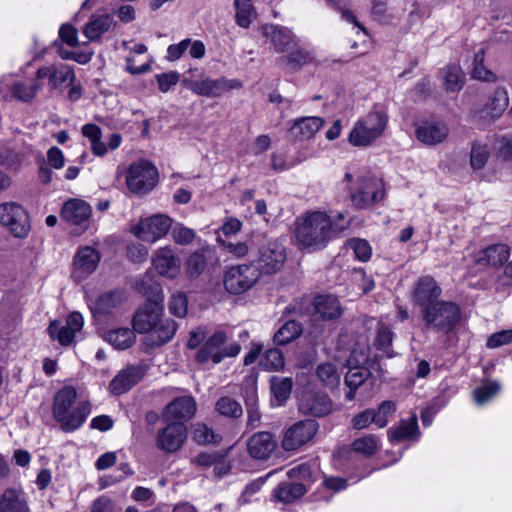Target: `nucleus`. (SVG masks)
<instances>
[{
	"instance_id": "4d7b16f0",
	"label": "nucleus",
	"mask_w": 512,
	"mask_h": 512,
	"mask_svg": "<svg viewBox=\"0 0 512 512\" xmlns=\"http://www.w3.org/2000/svg\"><path fill=\"white\" fill-rule=\"evenodd\" d=\"M500 390L497 382H487L474 391V399L479 405H483L489 401Z\"/></svg>"
},
{
	"instance_id": "72a5a7b5",
	"label": "nucleus",
	"mask_w": 512,
	"mask_h": 512,
	"mask_svg": "<svg viewBox=\"0 0 512 512\" xmlns=\"http://www.w3.org/2000/svg\"><path fill=\"white\" fill-rule=\"evenodd\" d=\"M443 85L448 92L460 91L465 84V74L457 65H449L441 70Z\"/></svg>"
},
{
	"instance_id": "f3484780",
	"label": "nucleus",
	"mask_w": 512,
	"mask_h": 512,
	"mask_svg": "<svg viewBox=\"0 0 512 512\" xmlns=\"http://www.w3.org/2000/svg\"><path fill=\"white\" fill-rule=\"evenodd\" d=\"M187 436L186 426L181 422H171L157 434V447L165 452H175L181 448Z\"/></svg>"
},
{
	"instance_id": "e2e57ef3",
	"label": "nucleus",
	"mask_w": 512,
	"mask_h": 512,
	"mask_svg": "<svg viewBox=\"0 0 512 512\" xmlns=\"http://www.w3.org/2000/svg\"><path fill=\"white\" fill-rule=\"evenodd\" d=\"M393 339L392 331L386 326H380L377 330L375 345L380 350H387Z\"/></svg>"
},
{
	"instance_id": "ddd939ff",
	"label": "nucleus",
	"mask_w": 512,
	"mask_h": 512,
	"mask_svg": "<svg viewBox=\"0 0 512 512\" xmlns=\"http://www.w3.org/2000/svg\"><path fill=\"white\" fill-rule=\"evenodd\" d=\"M442 289L431 276H422L414 284L412 302L420 309V314L435 303L440 302Z\"/></svg>"
},
{
	"instance_id": "49530a36",
	"label": "nucleus",
	"mask_w": 512,
	"mask_h": 512,
	"mask_svg": "<svg viewBox=\"0 0 512 512\" xmlns=\"http://www.w3.org/2000/svg\"><path fill=\"white\" fill-rule=\"evenodd\" d=\"M49 336L57 340L61 345H70L75 337L76 332L69 328V326L62 325L60 321L54 320L48 327Z\"/></svg>"
},
{
	"instance_id": "393cba45",
	"label": "nucleus",
	"mask_w": 512,
	"mask_h": 512,
	"mask_svg": "<svg viewBox=\"0 0 512 512\" xmlns=\"http://www.w3.org/2000/svg\"><path fill=\"white\" fill-rule=\"evenodd\" d=\"M449 134L448 126L443 122H426L416 131V138L425 145H437L443 142Z\"/></svg>"
},
{
	"instance_id": "20e7f679",
	"label": "nucleus",
	"mask_w": 512,
	"mask_h": 512,
	"mask_svg": "<svg viewBox=\"0 0 512 512\" xmlns=\"http://www.w3.org/2000/svg\"><path fill=\"white\" fill-rule=\"evenodd\" d=\"M388 117L383 111H372L359 119L349 134V143L355 147H367L384 133Z\"/></svg>"
},
{
	"instance_id": "338daca9",
	"label": "nucleus",
	"mask_w": 512,
	"mask_h": 512,
	"mask_svg": "<svg viewBox=\"0 0 512 512\" xmlns=\"http://www.w3.org/2000/svg\"><path fill=\"white\" fill-rule=\"evenodd\" d=\"M23 162V155L16 152L6 151L0 154V163L10 169H17Z\"/></svg>"
},
{
	"instance_id": "7c9ffc66",
	"label": "nucleus",
	"mask_w": 512,
	"mask_h": 512,
	"mask_svg": "<svg viewBox=\"0 0 512 512\" xmlns=\"http://www.w3.org/2000/svg\"><path fill=\"white\" fill-rule=\"evenodd\" d=\"M417 416L413 414L408 420H401L395 427L389 429L391 441L400 442L407 439H416L419 435Z\"/></svg>"
},
{
	"instance_id": "0eeeda50",
	"label": "nucleus",
	"mask_w": 512,
	"mask_h": 512,
	"mask_svg": "<svg viewBox=\"0 0 512 512\" xmlns=\"http://www.w3.org/2000/svg\"><path fill=\"white\" fill-rule=\"evenodd\" d=\"M158 171L146 160H141L129 166L126 184L133 193L146 194L157 184Z\"/></svg>"
},
{
	"instance_id": "864d4df0",
	"label": "nucleus",
	"mask_w": 512,
	"mask_h": 512,
	"mask_svg": "<svg viewBox=\"0 0 512 512\" xmlns=\"http://www.w3.org/2000/svg\"><path fill=\"white\" fill-rule=\"evenodd\" d=\"M234 4L236 8V23L243 28L249 27L253 13L251 0H235Z\"/></svg>"
},
{
	"instance_id": "0e129e2a",
	"label": "nucleus",
	"mask_w": 512,
	"mask_h": 512,
	"mask_svg": "<svg viewBox=\"0 0 512 512\" xmlns=\"http://www.w3.org/2000/svg\"><path fill=\"white\" fill-rule=\"evenodd\" d=\"M373 419L372 409H366L352 418V426L358 430L365 429L371 423H374Z\"/></svg>"
},
{
	"instance_id": "680f3d73",
	"label": "nucleus",
	"mask_w": 512,
	"mask_h": 512,
	"mask_svg": "<svg viewBox=\"0 0 512 512\" xmlns=\"http://www.w3.org/2000/svg\"><path fill=\"white\" fill-rule=\"evenodd\" d=\"M156 80L161 92L166 93L179 81V74L175 71L156 75Z\"/></svg>"
},
{
	"instance_id": "4c0bfd02",
	"label": "nucleus",
	"mask_w": 512,
	"mask_h": 512,
	"mask_svg": "<svg viewBox=\"0 0 512 512\" xmlns=\"http://www.w3.org/2000/svg\"><path fill=\"white\" fill-rule=\"evenodd\" d=\"M0 512H29L24 499L15 489H6L0 499Z\"/></svg>"
},
{
	"instance_id": "5fc2aeb1",
	"label": "nucleus",
	"mask_w": 512,
	"mask_h": 512,
	"mask_svg": "<svg viewBox=\"0 0 512 512\" xmlns=\"http://www.w3.org/2000/svg\"><path fill=\"white\" fill-rule=\"evenodd\" d=\"M396 410V405L393 401H383L377 408L372 409V415L374 417V424L379 428H384L388 423V416L392 415Z\"/></svg>"
},
{
	"instance_id": "4be33fe9",
	"label": "nucleus",
	"mask_w": 512,
	"mask_h": 512,
	"mask_svg": "<svg viewBox=\"0 0 512 512\" xmlns=\"http://www.w3.org/2000/svg\"><path fill=\"white\" fill-rule=\"evenodd\" d=\"M315 313L323 321H334L339 319L344 309L339 299L331 294L318 295L313 300Z\"/></svg>"
},
{
	"instance_id": "5701e85b",
	"label": "nucleus",
	"mask_w": 512,
	"mask_h": 512,
	"mask_svg": "<svg viewBox=\"0 0 512 512\" xmlns=\"http://www.w3.org/2000/svg\"><path fill=\"white\" fill-rule=\"evenodd\" d=\"M263 35L268 38L278 53H285V51L294 47L297 42L293 33L286 27L275 25H264L262 27Z\"/></svg>"
},
{
	"instance_id": "ea45409f",
	"label": "nucleus",
	"mask_w": 512,
	"mask_h": 512,
	"mask_svg": "<svg viewBox=\"0 0 512 512\" xmlns=\"http://www.w3.org/2000/svg\"><path fill=\"white\" fill-rule=\"evenodd\" d=\"M108 342L119 350L131 347L135 340V332L129 328H119L108 332Z\"/></svg>"
},
{
	"instance_id": "c85d7f7f",
	"label": "nucleus",
	"mask_w": 512,
	"mask_h": 512,
	"mask_svg": "<svg viewBox=\"0 0 512 512\" xmlns=\"http://www.w3.org/2000/svg\"><path fill=\"white\" fill-rule=\"evenodd\" d=\"M311 61V54L301 48L297 41L294 47L290 48V51H285V53H283V55L279 57L276 62L280 66H285L288 69L295 71Z\"/></svg>"
},
{
	"instance_id": "c756f323",
	"label": "nucleus",
	"mask_w": 512,
	"mask_h": 512,
	"mask_svg": "<svg viewBox=\"0 0 512 512\" xmlns=\"http://www.w3.org/2000/svg\"><path fill=\"white\" fill-rule=\"evenodd\" d=\"M157 272L167 278H175L180 271V261L169 250H161L153 260Z\"/></svg>"
},
{
	"instance_id": "603ef678",
	"label": "nucleus",
	"mask_w": 512,
	"mask_h": 512,
	"mask_svg": "<svg viewBox=\"0 0 512 512\" xmlns=\"http://www.w3.org/2000/svg\"><path fill=\"white\" fill-rule=\"evenodd\" d=\"M489 158V150L486 144L474 142L470 152V165L474 170L482 169Z\"/></svg>"
},
{
	"instance_id": "774afa93",
	"label": "nucleus",
	"mask_w": 512,
	"mask_h": 512,
	"mask_svg": "<svg viewBox=\"0 0 512 512\" xmlns=\"http://www.w3.org/2000/svg\"><path fill=\"white\" fill-rule=\"evenodd\" d=\"M91 512H116L113 501L105 496L97 498L92 504Z\"/></svg>"
},
{
	"instance_id": "79ce46f5",
	"label": "nucleus",
	"mask_w": 512,
	"mask_h": 512,
	"mask_svg": "<svg viewBox=\"0 0 512 512\" xmlns=\"http://www.w3.org/2000/svg\"><path fill=\"white\" fill-rule=\"evenodd\" d=\"M368 374V370L361 367L351 368L346 373L344 380L345 384L349 388V391L345 395L347 400L352 401L355 398V391L365 382Z\"/></svg>"
},
{
	"instance_id": "a18cd8bd",
	"label": "nucleus",
	"mask_w": 512,
	"mask_h": 512,
	"mask_svg": "<svg viewBox=\"0 0 512 512\" xmlns=\"http://www.w3.org/2000/svg\"><path fill=\"white\" fill-rule=\"evenodd\" d=\"M483 63H484V50L480 49L474 55L473 68L471 71L472 78L481 80L484 82H488V83L495 82L497 80L496 75L492 71L486 69V67L484 66Z\"/></svg>"
},
{
	"instance_id": "bb28decb",
	"label": "nucleus",
	"mask_w": 512,
	"mask_h": 512,
	"mask_svg": "<svg viewBox=\"0 0 512 512\" xmlns=\"http://www.w3.org/2000/svg\"><path fill=\"white\" fill-rule=\"evenodd\" d=\"M143 376L144 372L141 367H128L111 381L110 389L116 395L122 394L136 385Z\"/></svg>"
},
{
	"instance_id": "de8ad7c7",
	"label": "nucleus",
	"mask_w": 512,
	"mask_h": 512,
	"mask_svg": "<svg viewBox=\"0 0 512 512\" xmlns=\"http://www.w3.org/2000/svg\"><path fill=\"white\" fill-rule=\"evenodd\" d=\"M123 300L119 292H109L98 297L95 303V311L99 314H108L116 308Z\"/></svg>"
},
{
	"instance_id": "f03ea898",
	"label": "nucleus",
	"mask_w": 512,
	"mask_h": 512,
	"mask_svg": "<svg viewBox=\"0 0 512 512\" xmlns=\"http://www.w3.org/2000/svg\"><path fill=\"white\" fill-rule=\"evenodd\" d=\"M76 397V390L66 386L59 390L54 398L53 414L65 432L78 429L90 414V405L86 401L79 402L73 410H70Z\"/></svg>"
},
{
	"instance_id": "e433bc0d",
	"label": "nucleus",
	"mask_w": 512,
	"mask_h": 512,
	"mask_svg": "<svg viewBox=\"0 0 512 512\" xmlns=\"http://www.w3.org/2000/svg\"><path fill=\"white\" fill-rule=\"evenodd\" d=\"M302 332V325L299 322L289 320L276 331L273 341L276 345H286L299 338Z\"/></svg>"
},
{
	"instance_id": "58836bf2",
	"label": "nucleus",
	"mask_w": 512,
	"mask_h": 512,
	"mask_svg": "<svg viewBox=\"0 0 512 512\" xmlns=\"http://www.w3.org/2000/svg\"><path fill=\"white\" fill-rule=\"evenodd\" d=\"M306 493V487L302 483L283 482L275 490L276 498L284 503H291Z\"/></svg>"
},
{
	"instance_id": "1a4fd4ad",
	"label": "nucleus",
	"mask_w": 512,
	"mask_h": 512,
	"mask_svg": "<svg viewBox=\"0 0 512 512\" xmlns=\"http://www.w3.org/2000/svg\"><path fill=\"white\" fill-rule=\"evenodd\" d=\"M350 196L357 208H368L384 198V184L374 176H361Z\"/></svg>"
},
{
	"instance_id": "c03bdc74",
	"label": "nucleus",
	"mask_w": 512,
	"mask_h": 512,
	"mask_svg": "<svg viewBox=\"0 0 512 512\" xmlns=\"http://www.w3.org/2000/svg\"><path fill=\"white\" fill-rule=\"evenodd\" d=\"M75 81V73L72 67L66 64L53 65L49 86L56 89L63 83L69 82L73 84Z\"/></svg>"
},
{
	"instance_id": "2f4dec72",
	"label": "nucleus",
	"mask_w": 512,
	"mask_h": 512,
	"mask_svg": "<svg viewBox=\"0 0 512 512\" xmlns=\"http://www.w3.org/2000/svg\"><path fill=\"white\" fill-rule=\"evenodd\" d=\"M112 21V17L108 14L93 15L84 26L83 33L90 41L98 40L109 30Z\"/></svg>"
},
{
	"instance_id": "9d476101",
	"label": "nucleus",
	"mask_w": 512,
	"mask_h": 512,
	"mask_svg": "<svg viewBox=\"0 0 512 512\" xmlns=\"http://www.w3.org/2000/svg\"><path fill=\"white\" fill-rule=\"evenodd\" d=\"M259 277V269L254 263L233 266L225 274L224 286L231 294H241L249 290Z\"/></svg>"
},
{
	"instance_id": "8fccbe9b",
	"label": "nucleus",
	"mask_w": 512,
	"mask_h": 512,
	"mask_svg": "<svg viewBox=\"0 0 512 512\" xmlns=\"http://www.w3.org/2000/svg\"><path fill=\"white\" fill-rule=\"evenodd\" d=\"M41 86L37 83L16 82L12 87V94L23 102H30L34 99Z\"/></svg>"
},
{
	"instance_id": "2eb2a0df",
	"label": "nucleus",
	"mask_w": 512,
	"mask_h": 512,
	"mask_svg": "<svg viewBox=\"0 0 512 512\" xmlns=\"http://www.w3.org/2000/svg\"><path fill=\"white\" fill-rule=\"evenodd\" d=\"M298 407L304 415L324 417L332 411V401L326 394L308 389L301 392Z\"/></svg>"
},
{
	"instance_id": "39448f33",
	"label": "nucleus",
	"mask_w": 512,
	"mask_h": 512,
	"mask_svg": "<svg viewBox=\"0 0 512 512\" xmlns=\"http://www.w3.org/2000/svg\"><path fill=\"white\" fill-rule=\"evenodd\" d=\"M318 430L319 424L313 419L296 421L283 430L281 448L286 452H296L309 444Z\"/></svg>"
},
{
	"instance_id": "6e6552de",
	"label": "nucleus",
	"mask_w": 512,
	"mask_h": 512,
	"mask_svg": "<svg viewBox=\"0 0 512 512\" xmlns=\"http://www.w3.org/2000/svg\"><path fill=\"white\" fill-rule=\"evenodd\" d=\"M0 224L17 238H25L31 229L28 212L13 201L0 204Z\"/></svg>"
},
{
	"instance_id": "c9c22d12",
	"label": "nucleus",
	"mask_w": 512,
	"mask_h": 512,
	"mask_svg": "<svg viewBox=\"0 0 512 512\" xmlns=\"http://www.w3.org/2000/svg\"><path fill=\"white\" fill-rule=\"evenodd\" d=\"M293 380L290 377L272 376L270 389L278 406L283 405L291 395Z\"/></svg>"
},
{
	"instance_id": "3c124183",
	"label": "nucleus",
	"mask_w": 512,
	"mask_h": 512,
	"mask_svg": "<svg viewBox=\"0 0 512 512\" xmlns=\"http://www.w3.org/2000/svg\"><path fill=\"white\" fill-rule=\"evenodd\" d=\"M260 366L268 371H278L284 367V356L278 349H269L260 360Z\"/></svg>"
},
{
	"instance_id": "423d86ee",
	"label": "nucleus",
	"mask_w": 512,
	"mask_h": 512,
	"mask_svg": "<svg viewBox=\"0 0 512 512\" xmlns=\"http://www.w3.org/2000/svg\"><path fill=\"white\" fill-rule=\"evenodd\" d=\"M227 336L222 331H217L211 335L196 354V360L199 363L212 361L214 364L221 362L226 357H235L240 352V345L231 343L225 346Z\"/></svg>"
},
{
	"instance_id": "7ed1b4c3",
	"label": "nucleus",
	"mask_w": 512,
	"mask_h": 512,
	"mask_svg": "<svg viewBox=\"0 0 512 512\" xmlns=\"http://www.w3.org/2000/svg\"><path fill=\"white\" fill-rule=\"evenodd\" d=\"M421 317L426 329L448 334L459 323L461 310L455 302L441 300L425 309Z\"/></svg>"
},
{
	"instance_id": "4468645a",
	"label": "nucleus",
	"mask_w": 512,
	"mask_h": 512,
	"mask_svg": "<svg viewBox=\"0 0 512 512\" xmlns=\"http://www.w3.org/2000/svg\"><path fill=\"white\" fill-rule=\"evenodd\" d=\"M91 213V206L86 201L70 199L62 206L61 218L81 233L89 227Z\"/></svg>"
},
{
	"instance_id": "a878e982",
	"label": "nucleus",
	"mask_w": 512,
	"mask_h": 512,
	"mask_svg": "<svg viewBox=\"0 0 512 512\" xmlns=\"http://www.w3.org/2000/svg\"><path fill=\"white\" fill-rule=\"evenodd\" d=\"M178 325L175 320L159 319V322L148 333L145 342L149 346L159 347L169 342L175 335Z\"/></svg>"
},
{
	"instance_id": "6ab92c4d",
	"label": "nucleus",
	"mask_w": 512,
	"mask_h": 512,
	"mask_svg": "<svg viewBox=\"0 0 512 512\" xmlns=\"http://www.w3.org/2000/svg\"><path fill=\"white\" fill-rule=\"evenodd\" d=\"M163 305H157L153 302H145L136 311L133 319V331L138 333H149L159 322Z\"/></svg>"
},
{
	"instance_id": "a211bd4d",
	"label": "nucleus",
	"mask_w": 512,
	"mask_h": 512,
	"mask_svg": "<svg viewBox=\"0 0 512 512\" xmlns=\"http://www.w3.org/2000/svg\"><path fill=\"white\" fill-rule=\"evenodd\" d=\"M248 454L256 460H267L276 450L278 443L268 431L253 434L246 443Z\"/></svg>"
},
{
	"instance_id": "09e8293b",
	"label": "nucleus",
	"mask_w": 512,
	"mask_h": 512,
	"mask_svg": "<svg viewBox=\"0 0 512 512\" xmlns=\"http://www.w3.org/2000/svg\"><path fill=\"white\" fill-rule=\"evenodd\" d=\"M352 449L364 456H372L378 450V438L375 435L359 437L353 441Z\"/></svg>"
},
{
	"instance_id": "13d9d810",
	"label": "nucleus",
	"mask_w": 512,
	"mask_h": 512,
	"mask_svg": "<svg viewBox=\"0 0 512 512\" xmlns=\"http://www.w3.org/2000/svg\"><path fill=\"white\" fill-rule=\"evenodd\" d=\"M188 300L184 293L178 292L171 296L169 311L177 317H184L187 314Z\"/></svg>"
},
{
	"instance_id": "473e14b6",
	"label": "nucleus",
	"mask_w": 512,
	"mask_h": 512,
	"mask_svg": "<svg viewBox=\"0 0 512 512\" xmlns=\"http://www.w3.org/2000/svg\"><path fill=\"white\" fill-rule=\"evenodd\" d=\"M509 104L508 93L504 88H497L489 97L484 111L491 118H498L506 110Z\"/></svg>"
},
{
	"instance_id": "6e6d98bb",
	"label": "nucleus",
	"mask_w": 512,
	"mask_h": 512,
	"mask_svg": "<svg viewBox=\"0 0 512 512\" xmlns=\"http://www.w3.org/2000/svg\"><path fill=\"white\" fill-rule=\"evenodd\" d=\"M207 266V259L203 252H195L189 256L186 263L187 273L191 277H197L200 275Z\"/></svg>"
},
{
	"instance_id": "412c9836",
	"label": "nucleus",
	"mask_w": 512,
	"mask_h": 512,
	"mask_svg": "<svg viewBox=\"0 0 512 512\" xmlns=\"http://www.w3.org/2000/svg\"><path fill=\"white\" fill-rule=\"evenodd\" d=\"M99 261L100 254L96 249L90 246L79 248L73 263L75 277L79 279L87 277L95 271Z\"/></svg>"
},
{
	"instance_id": "f8f14e48",
	"label": "nucleus",
	"mask_w": 512,
	"mask_h": 512,
	"mask_svg": "<svg viewBox=\"0 0 512 512\" xmlns=\"http://www.w3.org/2000/svg\"><path fill=\"white\" fill-rule=\"evenodd\" d=\"M286 260L284 248L273 241L263 243L258 250V256L254 261L259 269V275L274 274L281 269Z\"/></svg>"
},
{
	"instance_id": "b1692460",
	"label": "nucleus",
	"mask_w": 512,
	"mask_h": 512,
	"mask_svg": "<svg viewBox=\"0 0 512 512\" xmlns=\"http://www.w3.org/2000/svg\"><path fill=\"white\" fill-rule=\"evenodd\" d=\"M510 250L505 244H493L479 250L474 256L477 265L499 267L509 258Z\"/></svg>"
},
{
	"instance_id": "f704fd0d",
	"label": "nucleus",
	"mask_w": 512,
	"mask_h": 512,
	"mask_svg": "<svg viewBox=\"0 0 512 512\" xmlns=\"http://www.w3.org/2000/svg\"><path fill=\"white\" fill-rule=\"evenodd\" d=\"M137 290L147 297L146 302L162 305L164 296L161 285L154 281L149 273L137 283Z\"/></svg>"
},
{
	"instance_id": "cd10ccee",
	"label": "nucleus",
	"mask_w": 512,
	"mask_h": 512,
	"mask_svg": "<svg viewBox=\"0 0 512 512\" xmlns=\"http://www.w3.org/2000/svg\"><path fill=\"white\" fill-rule=\"evenodd\" d=\"M320 117H303L295 121L290 132L295 140L303 141L312 138L323 126Z\"/></svg>"
},
{
	"instance_id": "37998d69",
	"label": "nucleus",
	"mask_w": 512,
	"mask_h": 512,
	"mask_svg": "<svg viewBox=\"0 0 512 512\" xmlns=\"http://www.w3.org/2000/svg\"><path fill=\"white\" fill-rule=\"evenodd\" d=\"M215 410L224 417L237 419L242 416L240 403L230 396H222L215 403Z\"/></svg>"
},
{
	"instance_id": "aec40b11",
	"label": "nucleus",
	"mask_w": 512,
	"mask_h": 512,
	"mask_svg": "<svg viewBox=\"0 0 512 512\" xmlns=\"http://www.w3.org/2000/svg\"><path fill=\"white\" fill-rule=\"evenodd\" d=\"M197 409L196 401L191 396H181L170 402L164 410V418L181 422L191 419Z\"/></svg>"
},
{
	"instance_id": "9b49d317",
	"label": "nucleus",
	"mask_w": 512,
	"mask_h": 512,
	"mask_svg": "<svg viewBox=\"0 0 512 512\" xmlns=\"http://www.w3.org/2000/svg\"><path fill=\"white\" fill-rule=\"evenodd\" d=\"M183 83L193 93L211 98L220 97L226 92L242 87L239 80L226 79L224 77L219 79H210L208 77H200L197 80L184 79Z\"/></svg>"
},
{
	"instance_id": "69168bd1",
	"label": "nucleus",
	"mask_w": 512,
	"mask_h": 512,
	"mask_svg": "<svg viewBox=\"0 0 512 512\" xmlns=\"http://www.w3.org/2000/svg\"><path fill=\"white\" fill-rule=\"evenodd\" d=\"M352 248L354 250L356 257L361 261H367L371 256V247L366 240H353Z\"/></svg>"
},
{
	"instance_id": "052dcab7",
	"label": "nucleus",
	"mask_w": 512,
	"mask_h": 512,
	"mask_svg": "<svg viewBox=\"0 0 512 512\" xmlns=\"http://www.w3.org/2000/svg\"><path fill=\"white\" fill-rule=\"evenodd\" d=\"M512 343V329L502 330L492 334L488 339L486 346L488 348H498Z\"/></svg>"
},
{
	"instance_id": "bf43d9fd",
	"label": "nucleus",
	"mask_w": 512,
	"mask_h": 512,
	"mask_svg": "<svg viewBox=\"0 0 512 512\" xmlns=\"http://www.w3.org/2000/svg\"><path fill=\"white\" fill-rule=\"evenodd\" d=\"M194 439L199 444H209L218 442L219 436L206 424L199 423L194 430Z\"/></svg>"
},
{
	"instance_id": "dca6fc26",
	"label": "nucleus",
	"mask_w": 512,
	"mask_h": 512,
	"mask_svg": "<svg viewBox=\"0 0 512 512\" xmlns=\"http://www.w3.org/2000/svg\"><path fill=\"white\" fill-rule=\"evenodd\" d=\"M171 225L170 217L156 214L140 221L136 235L143 241L155 242L168 233Z\"/></svg>"
},
{
	"instance_id": "f257e3e1",
	"label": "nucleus",
	"mask_w": 512,
	"mask_h": 512,
	"mask_svg": "<svg viewBox=\"0 0 512 512\" xmlns=\"http://www.w3.org/2000/svg\"><path fill=\"white\" fill-rule=\"evenodd\" d=\"M345 228L346 225L333 224L324 212H309L296 220V239L300 246L317 250L325 247L335 233Z\"/></svg>"
},
{
	"instance_id": "a19ab883",
	"label": "nucleus",
	"mask_w": 512,
	"mask_h": 512,
	"mask_svg": "<svg viewBox=\"0 0 512 512\" xmlns=\"http://www.w3.org/2000/svg\"><path fill=\"white\" fill-rule=\"evenodd\" d=\"M316 376L329 389L336 388L340 384V374L332 363L325 362L319 364L316 368Z\"/></svg>"
}]
</instances>
